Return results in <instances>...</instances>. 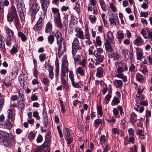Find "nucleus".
Returning <instances> with one entry per match:
<instances>
[{"mask_svg":"<svg viewBox=\"0 0 152 152\" xmlns=\"http://www.w3.org/2000/svg\"><path fill=\"white\" fill-rule=\"evenodd\" d=\"M1 140L2 145L6 147L12 145L15 142L13 136L11 135L10 136L8 133L3 131H1Z\"/></svg>","mask_w":152,"mask_h":152,"instance_id":"f257e3e1","label":"nucleus"},{"mask_svg":"<svg viewBox=\"0 0 152 152\" xmlns=\"http://www.w3.org/2000/svg\"><path fill=\"white\" fill-rule=\"evenodd\" d=\"M54 36L56 37V43L58 46V53H59L62 54L64 51L65 46V40L62 37V34L60 31H57L56 32Z\"/></svg>","mask_w":152,"mask_h":152,"instance_id":"f03ea898","label":"nucleus"},{"mask_svg":"<svg viewBox=\"0 0 152 152\" xmlns=\"http://www.w3.org/2000/svg\"><path fill=\"white\" fill-rule=\"evenodd\" d=\"M128 68L126 64L124 63L123 67L119 66L116 69V74L114 76L115 77H117L122 79L124 82H126L127 80V76L124 75L123 73L124 71H126Z\"/></svg>","mask_w":152,"mask_h":152,"instance_id":"7ed1b4c3","label":"nucleus"},{"mask_svg":"<svg viewBox=\"0 0 152 152\" xmlns=\"http://www.w3.org/2000/svg\"><path fill=\"white\" fill-rule=\"evenodd\" d=\"M18 6V10L19 12V15L21 20H24L25 18V11L23 9L22 6L23 4V0H16Z\"/></svg>","mask_w":152,"mask_h":152,"instance_id":"20e7f679","label":"nucleus"},{"mask_svg":"<svg viewBox=\"0 0 152 152\" xmlns=\"http://www.w3.org/2000/svg\"><path fill=\"white\" fill-rule=\"evenodd\" d=\"M72 50H77L79 52L82 51V46L77 37H75L72 45Z\"/></svg>","mask_w":152,"mask_h":152,"instance_id":"39448f33","label":"nucleus"},{"mask_svg":"<svg viewBox=\"0 0 152 152\" xmlns=\"http://www.w3.org/2000/svg\"><path fill=\"white\" fill-rule=\"evenodd\" d=\"M98 12L97 9L96 8H95L94 7L93 8V14H94V15H91L88 16L89 17L88 18L92 23L95 22L96 19V17L95 15H97Z\"/></svg>","mask_w":152,"mask_h":152,"instance_id":"423d86ee","label":"nucleus"},{"mask_svg":"<svg viewBox=\"0 0 152 152\" xmlns=\"http://www.w3.org/2000/svg\"><path fill=\"white\" fill-rule=\"evenodd\" d=\"M75 31L76 33V36L79 38L81 39H84V37L83 36V31L79 27H76L75 30Z\"/></svg>","mask_w":152,"mask_h":152,"instance_id":"0eeeda50","label":"nucleus"},{"mask_svg":"<svg viewBox=\"0 0 152 152\" xmlns=\"http://www.w3.org/2000/svg\"><path fill=\"white\" fill-rule=\"evenodd\" d=\"M81 52H79L77 50H72V58L75 62L79 61L80 56L79 54H80Z\"/></svg>","mask_w":152,"mask_h":152,"instance_id":"6e6552de","label":"nucleus"},{"mask_svg":"<svg viewBox=\"0 0 152 152\" xmlns=\"http://www.w3.org/2000/svg\"><path fill=\"white\" fill-rule=\"evenodd\" d=\"M94 55L95 57V60L96 61L95 63V65H97L102 62L104 58L103 55Z\"/></svg>","mask_w":152,"mask_h":152,"instance_id":"1a4fd4ad","label":"nucleus"},{"mask_svg":"<svg viewBox=\"0 0 152 152\" xmlns=\"http://www.w3.org/2000/svg\"><path fill=\"white\" fill-rule=\"evenodd\" d=\"M10 122L8 120L4 121L1 124V128L6 129H10L12 127V122Z\"/></svg>","mask_w":152,"mask_h":152,"instance_id":"9d476101","label":"nucleus"},{"mask_svg":"<svg viewBox=\"0 0 152 152\" xmlns=\"http://www.w3.org/2000/svg\"><path fill=\"white\" fill-rule=\"evenodd\" d=\"M104 69L99 67L96 69V76L97 77L101 78L103 77Z\"/></svg>","mask_w":152,"mask_h":152,"instance_id":"9b49d317","label":"nucleus"},{"mask_svg":"<svg viewBox=\"0 0 152 152\" xmlns=\"http://www.w3.org/2000/svg\"><path fill=\"white\" fill-rule=\"evenodd\" d=\"M35 2L32 5L30 12L37 13L39 10V6L38 3Z\"/></svg>","mask_w":152,"mask_h":152,"instance_id":"f8f14e48","label":"nucleus"},{"mask_svg":"<svg viewBox=\"0 0 152 152\" xmlns=\"http://www.w3.org/2000/svg\"><path fill=\"white\" fill-rule=\"evenodd\" d=\"M53 29L52 25L50 22H48L46 24L45 29V32L46 34L50 33Z\"/></svg>","mask_w":152,"mask_h":152,"instance_id":"ddd939ff","label":"nucleus"},{"mask_svg":"<svg viewBox=\"0 0 152 152\" xmlns=\"http://www.w3.org/2000/svg\"><path fill=\"white\" fill-rule=\"evenodd\" d=\"M104 46L106 51L108 52H112L113 51L111 45L109 42L106 40L104 43Z\"/></svg>","mask_w":152,"mask_h":152,"instance_id":"4468645a","label":"nucleus"},{"mask_svg":"<svg viewBox=\"0 0 152 152\" xmlns=\"http://www.w3.org/2000/svg\"><path fill=\"white\" fill-rule=\"evenodd\" d=\"M42 8L44 11H46L49 3V0H41Z\"/></svg>","mask_w":152,"mask_h":152,"instance_id":"2eb2a0df","label":"nucleus"},{"mask_svg":"<svg viewBox=\"0 0 152 152\" xmlns=\"http://www.w3.org/2000/svg\"><path fill=\"white\" fill-rule=\"evenodd\" d=\"M107 36L108 41H110L112 43L114 44L115 41H114V37L113 33L111 31H108L107 33Z\"/></svg>","mask_w":152,"mask_h":152,"instance_id":"dca6fc26","label":"nucleus"},{"mask_svg":"<svg viewBox=\"0 0 152 152\" xmlns=\"http://www.w3.org/2000/svg\"><path fill=\"white\" fill-rule=\"evenodd\" d=\"M48 66V70L49 72V76L51 79H52L54 77V73L53 72V68L52 66L48 63L47 64Z\"/></svg>","mask_w":152,"mask_h":152,"instance_id":"f3484780","label":"nucleus"},{"mask_svg":"<svg viewBox=\"0 0 152 152\" xmlns=\"http://www.w3.org/2000/svg\"><path fill=\"white\" fill-rule=\"evenodd\" d=\"M109 21L111 25H115L117 22V20L115 18V16L112 13L110 15Z\"/></svg>","mask_w":152,"mask_h":152,"instance_id":"a211bd4d","label":"nucleus"},{"mask_svg":"<svg viewBox=\"0 0 152 152\" xmlns=\"http://www.w3.org/2000/svg\"><path fill=\"white\" fill-rule=\"evenodd\" d=\"M55 23L56 26L61 30L62 27V24L61 22V16L55 18Z\"/></svg>","mask_w":152,"mask_h":152,"instance_id":"6ab92c4d","label":"nucleus"},{"mask_svg":"<svg viewBox=\"0 0 152 152\" xmlns=\"http://www.w3.org/2000/svg\"><path fill=\"white\" fill-rule=\"evenodd\" d=\"M61 81L62 86L65 89V91H69V86L68 82L66 80H61Z\"/></svg>","mask_w":152,"mask_h":152,"instance_id":"aec40b11","label":"nucleus"},{"mask_svg":"<svg viewBox=\"0 0 152 152\" xmlns=\"http://www.w3.org/2000/svg\"><path fill=\"white\" fill-rule=\"evenodd\" d=\"M45 18V16L44 15L42 14L39 16V18L37 21L36 24L41 26H43V24L44 22V19Z\"/></svg>","mask_w":152,"mask_h":152,"instance_id":"412c9836","label":"nucleus"},{"mask_svg":"<svg viewBox=\"0 0 152 152\" xmlns=\"http://www.w3.org/2000/svg\"><path fill=\"white\" fill-rule=\"evenodd\" d=\"M108 57L110 58H113L114 60H116L120 57V55L117 52H113L108 54Z\"/></svg>","mask_w":152,"mask_h":152,"instance_id":"4be33fe9","label":"nucleus"},{"mask_svg":"<svg viewBox=\"0 0 152 152\" xmlns=\"http://www.w3.org/2000/svg\"><path fill=\"white\" fill-rule=\"evenodd\" d=\"M68 63L66 59L62 61V69H65L66 72H68Z\"/></svg>","mask_w":152,"mask_h":152,"instance_id":"5701e85b","label":"nucleus"},{"mask_svg":"<svg viewBox=\"0 0 152 152\" xmlns=\"http://www.w3.org/2000/svg\"><path fill=\"white\" fill-rule=\"evenodd\" d=\"M51 133L49 132L46 135L45 137V140L44 143L48 145V147H49V143L51 141L50 139Z\"/></svg>","mask_w":152,"mask_h":152,"instance_id":"b1692460","label":"nucleus"},{"mask_svg":"<svg viewBox=\"0 0 152 152\" xmlns=\"http://www.w3.org/2000/svg\"><path fill=\"white\" fill-rule=\"evenodd\" d=\"M80 4L79 1H77L75 4L74 9L76 11L78 14H79L80 12Z\"/></svg>","mask_w":152,"mask_h":152,"instance_id":"393cba45","label":"nucleus"},{"mask_svg":"<svg viewBox=\"0 0 152 152\" xmlns=\"http://www.w3.org/2000/svg\"><path fill=\"white\" fill-rule=\"evenodd\" d=\"M15 15L18 16L17 14L9 13L7 16V19L8 21L9 22H12L13 21L14 19L15 18Z\"/></svg>","mask_w":152,"mask_h":152,"instance_id":"a878e982","label":"nucleus"},{"mask_svg":"<svg viewBox=\"0 0 152 152\" xmlns=\"http://www.w3.org/2000/svg\"><path fill=\"white\" fill-rule=\"evenodd\" d=\"M137 120V115L135 113L132 112L131 115L130 119V121L132 123V124L133 125Z\"/></svg>","mask_w":152,"mask_h":152,"instance_id":"bb28decb","label":"nucleus"},{"mask_svg":"<svg viewBox=\"0 0 152 152\" xmlns=\"http://www.w3.org/2000/svg\"><path fill=\"white\" fill-rule=\"evenodd\" d=\"M113 83L116 88H119L123 85V82L122 80H115Z\"/></svg>","mask_w":152,"mask_h":152,"instance_id":"cd10ccee","label":"nucleus"},{"mask_svg":"<svg viewBox=\"0 0 152 152\" xmlns=\"http://www.w3.org/2000/svg\"><path fill=\"white\" fill-rule=\"evenodd\" d=\"M76 71L77 73L79 74L80 76H85V71L82 67H78L76 69Z\"/></svg>","mask_w":152,"mask_h":152,"instance_id":"c85d7f7f","label":"nucleus"},{"mask_svg":"<svg viewBox=\"0 0 152 152\" xmlns=\"http://www.w3.org/2000/svg\"><path fill=\"white\" fill-rule=\"evenodd\" d=\"M13 21H14V24L16 26V28H19L20 24L18 15H15V18L14 19Z\"/></svg>","mask_w":152,"mask_h":152,"instance_id":"c756f323","label":"nucleus"},{"mask_svg":"<svg viewBox=\"0 0 152 152\" xmlns=\"http://www.w3.org/2000/svg\"><path fill=\"white\" fill-rule=\"evenodd\" d=\"M45 146H46V144L43 143L42 145L35 149L34 152H42V151L44 150Z\"/></svg>","mask_w":152,"mask_h":152,"instance_id":"7c9ffc66","label":"nucleus"},{"mask_svg":"<svg viewBox=\"0 0 152 152\" xmlns=\"http://www.w3.org/2000/svg\"><path fill=\"white\" fill-rule=\"evenodd\" d=\"M18 36L21 38L22 41L25 42L27 39V37L22 32H19L18 33Z\"/></svg>","mask_w":152,"mask_h":152,"instance_id":"2f4dec72","label":"nucleus"},{"mask_svg":"<svg viewBox=\"0 0 152 152\" xmlns=\"http://www.w3.org/2000/svg\"><path fill=\"white\" fill-rule=\"evenodd\" d=\"M4 29L10 36H12L14 34L13 31L9 27L6 26H5L4 27Z\"/></svg>","mask_w":152,"mask_h":152,"instance_id":"473e14b6","label":"nucleus"},{"mask_svg":"<svg viewBox=\"0 0 152 152\" xmlns=\"http://www.w3.org/2000/svg\"><path fill=\"white\" fill-rule=\"evenodd\" d=\"M13 111L10 110L8 112V117L9 119H11V122H14V117L13 115Z\"/></svg>","mask_w":152,"mask_h":152,"instance_id":"72a5a7b5","label":"nucleus"},{"mask_svg":"<svg viewBox=\"0 0 152 152\" xmlns=\"http://www.w3.org/2000/svg\"><path fill=\"white\" fill-rule=\"evenodd\" d=\"M136 77L137 80L138 82H142L144 80L143 75L139 73L136 74Z\"/></svg>","mask_w":152,"mask_h":152,"instance_id":"f704fd0d","label":"nucleus"},{"mask_svg":"<svg viewBox=\"0 0 152 152\" xmlns=\"http://www.w3.org/2000/svg\"><path fill=\"white\" fill-rule=\"evenodd\" d=\"M103 50L101 48H97L96 51L95 50L94 52V54L96 55H103Z\"/></svg>","mask_w":152,"mask_h":152,"instance_id":"c9c22d12","label":"nucleus"},{"mask_svg":"<svg viewBox=\"0 0 152 152\" xmlns=\"http://www.w3.org/2000/svg\"><path fill=\"white\" fill-rule=\"evenodd\" d=\"M48 41L49 44L50 45H52L54 41V35L52 34H50L48 37Z\"/></svg>","mask_w":152,"mask_h":152,"instance_id":"e433bc0d","label":"nucleus"},{"mask_svg":"<svg viewBox=\"0 0 152 152\" xmlns=\"http://www.w3.org/2000/svg\"><path fill=\"white\" fill-rule=\"evenodd\" d=\"M142 56V53L141 50L137 49L136 57L137 59L138 60H140Z\"/></svg>","mask_w":152,"mask_h":152,"instance_id":"4c0bfd02","label":"nucleus"},{"mask_svg":"<svg viewBox=\"0 0 152 152\" xmlns=\"http://www.w3.org/2000/svg\"><path fill=\"white\" fill-rule=\"evenodd\" d=\"M66 71L65 69H62L61 72V80H66Z\"/></svg>","mask_w":152,"mask_h":152,"instance_id":"58836bf2","label":"nucleus"},{"mask_svg":"<svg viewBox=\"0 0 152 152\" xmlns=\"http://www.w3.org/2000/svg\"><path fill=\"white\" fill-rule=\"evenodd\" d=\"M52 12L54 14H56L55 18L59 17L60 16V13L59 12V9L58 8L53 7L52 8Z\"/></svg>","mask_w":152,"mask_h":152,"instance_id":"ea45409f","label":"nucleus"},{"mask_svg":"<svg viewBox=\"0 0 152 152\" xmlns=\"http://www.w3.org/2000/svg\"><path fill=\"white\" fill-rule=\"evenodd\" d=\"M120 102L119 99L116 97H114L112 101L111 104L112 106H114L118 104Z\"/></svg>","mask_w":152,"mask_h":152,"instance_id":"a19ab883","label":"nucleus"},{"mask_svg":"<svg viewBox=\"0 0 152 152\" xmlns=\"http://www.w3.org/2000/svg\"><path fill=\"white\" fill-rule=\"evenodd\" d=\"M136 133L139 136L140 138L142 139L143 138V137L144 136V132L142 130L138 129L137 130Z\"/></svg>","mask_w":152,"mask_h":152,"instance_id":"79ce46f5","label":"nucleus"},{"mask_svg":"<svg viewBox=\"0 0 152 152\" xmlns=\"http://www.w3.org/2000/svg\"><path fill=\"white\" fill-rule=\"evenodd\" d=\"M102 121L101 119H96L94 121V126L96 128H98L99 124H102Z\"/></svg>","mask_w":152,"mask_h":152,"instance_id":"37998d69","label":"nucleus"},{"mask_svg":"<svg viewBox=\"0 0 152 152\" xmlns=\"http://www.w3.org/2000/svg\"><path fill=\"white\" fill-rule=\"evenodd\" d=\"M42 26L36 24L33 27V29L34 31L38 32L42 29Z\"/></svg>","mask_w":152,"mask_h":152,"instance_id":"c03bdc74","label":"nucleus"},{"mask_svg":"<svg viewBox=\"0 0 152 152\" xmlns=\"http://www.w3.org/2000/svg\"><path fill=\"white\" fill-rule=\"evenodd\" d=\"M60 103L61 105V113H65L66 110L65 109V107H64V102L63 101L61 100H60Z\"/></svg>","mask_w":152,"mask_h":152,"instance_id":"a18cd8bd","label":"nucleus"},{"mask_svg":"<svg viewBox=\"0 0 152 152\" xmlns=\"http://www.w3.org/2000/svg\"><path fill=\"white\" fill-rule=\"evenodd\" d=\"M63 134L66 137L70 135V129L67 128L64 129L63 131Z\"/></svg>","mask_w":152,"mask_h":152,"instance_id":"49530a36","label":"nucleus"},{"mask_svg":"<svg viewBox=\"0 0 152 152\" xmlns=\"http://www.w3.org/2000/svg\"><path fill=\"white\" fill-rule=\"evenodd\" d=\"M97 110L98 113L100 116H102L103 114L102 107L100 105L97 106Z\"/></svg>","mask_w":152,"mask_h":152,"instance_id":"de8ad7c7","label":"nucleus"},{"mask_svg":"<svg viewBox=\"0 0 152 152\" xmlns=\"http://www.w3.org/2000/svg\"><path fill=\"white\" fill-rule=\"evenodd\" d=\"M18 51V49L16 46H14L10 50V52L12 55H14Z\"/></svg>","mask_w":152,"mask_h":152,"instance_id":"09e8293b","label":"nucleus"},{"mask_svg":"<svg viewBox=\"0 0 152 152\" xmlns=\"http://www.w3.org/2000/svg\"><path fill=\"white\" fill-rule=\"evenodd\" d=\"M69 76L71 82L75 80L74 77L75 75L72 71H70L69 74Z\"/></svg>","mask_w":152,"mask_h":152,"instance_id":"8fccbe9b","label":"nucleus"},{"mask_svg":"<svg viewBox=\"0 0 152 152\" xmlns=\"http://www.w3.org/2000/svg\"><path fill=\"white\" fill-rule=\"evenodd\" d=\"M102 41L100 36H97L96 39V43L99 46H101L102 44Z\"/></svg>","mask_w":152,"mask_h":152,"instance_id":"3c124183","label":"nucleus"},{"mask_svg":"<svg viewBox=\"0 0 152 152\" xmlns=\"http://www.w3.org/2000/svg\"><path fill=\"white\" fill-rule=\"evenodd\" d=\"M42 81L45 86H48L50 83L49 80L48 78L46 77L43 78Z\"/></svg>","mask_w":152,"mask_h":152,"instance_id":"603ef678","label":"nucleus"},{"mask_svg":"<svg viewBox=\"0 0 152 152\" xmlns=\"http://www.w3.org/2000/svg\"><path fill=\"white\" fill-rule=\"evenodd\" d=\"M148 0H144L143 4L141 5V7L144 9H147L148 7Z\"/></svg>","mask_w":152,"mask_h":152,"instance_id":"864d4df0","label":"nucleus"},{"mask_svg":"<svg viewBox=\"0 0 152 152\" xmlns=\"http://www.w3.org/2000/svg\"><path fill=\"white\" fill-rule=\"evenodd\" d=\"M18 103L19 107L20 108L22 109L24 108L25 106L24 102L22 100L21 101H18Z\"/></svg>","mask_w":152,"mask_h":152,"instance_id":"5fc2aeb1","label":"nucleus"},{"mask_svg":"<svg viewBox=\"0 0 152 152\" xmlns=\"http://www.w3.org/2000/svg\"><path fill=\"white\" fill-rule=\"evenodd\" d=\"M63 14L64 15V19L63 21L64 23L65 24H68L69 15L66 13H64Z\"/></svg>","mask_w":152,"mask_h":152,"instance_id":"6e6d98bb","label":"nucleus"},{"mask_svg":"<svg viewBox=\"0 0 152 152\" xmlns=\"http://www.w3.org/2000/svg\"><path fill=\"white\" fill-rule=\"evenodd\" d=\"M30 19L31 23H32L35 18V16L36 13H33L30 12Z\"/></svg>","mask_w":152,"mask_h":152,"instance_id":"4d7b16f0","label":"nucleus"},{"mask_svg":"<svg viewBox=\"0 0 152 152\" xmlns=\"http://www.w3.org/2000/svg\"><path fill=\"white\" fill-rule=\"evenodd\" d=\"M143 40L141 37H137L134 41V43L135 45H137L140 43H142Z\"/></svg>","mask_w":152,"mask_h":152,"instance_id":"13d9d810","label":"nucleus"},{"mask_svg":"<svg viewBox=\"0 0 152 152\" xmlns=\"http://www.w3.org/2000/svg\"><path fill=\"white\" fill-rule=\"evenodd\" d=\"M118 39H122L124 38V33L122 32L118 31L117 32Z\"/></svg>","mask_w":152,"mask_h":152,"instance_id":"bf43d9fd","label":"nucleus"},{"mask_svg":"<svg viewBox=\"0 0 152 152\" xmlns=\"http://www.w3.org/2000/svg\"><path fill=\"white\" fill-rule=\"evenodd\" d=\"M65 139L67 141V143L69 145L71 143L72 141V138L70 135L66 137Z\"/></svg>","mask_w":152,"mask_h":152,"instance_id":"052dcab7","label":"nucleus"},{"mask_svg":"<svg viewBox=\"0 0 152 152\" xmlns=\"http://www.w3.org/2000/svg\"><path fill=\"white\" fill-rule=\"evenodd\" d=\"M141 34L143 36V37L145 39H147L148 38L146 36V32L144 28H142L140 32Z\"/></svg>","mask_w":152,"mask_h":152,"instance_id":"680f3d73","label":"nucleus"},{"mask_svg":"<svg viewBox=\"0 0 152 152\" xmlns=\"http://www.w3.org/2000/svg\"><path fill=\"white\" fill-rule=\"evenodd\" d=\"M122 53L124 57L126 58L127 56H128V50L126 49H123L122 50Z\"/></svg>","mask_w":152,"mask_h":152,"instance_id":"e2e57ef3","label":"nucleus"},{"mask_svg":"<svg viewBox=\"0 0 152 152\" xmlns=\"http://www.w3.org/2000/svg\"><path fill=\"white\" fill-rule=\"evenodd\" d=\"M40 60L42 62L45 59L46 56V54L45 53L41 54L39 56Z\"/></svg>","mask_w":152,"mask_h":152,"instance_id":"0e129e2a","label":"nucleus"},{"mask_svg":"<svg viewBox=\"0 0 152 152\" xmlns=\"http://www.w3.org/2000/svg\"><path fill=\"white\" fill-rule=\"evenodd\" d=\"M10 11L9 13H17L16 9L14 5H12L10 9Z\"/></svg>","mask_w":152,"mask_h":152,"instance_id":"69168bd1","label":"nucleus"},{"mask_svg":"<svg viewBox=\"0 0 152 152\" xmlns=\"http://www.w3.org/2000/svg\"><path fill=\"white\" fill-rule=\"evenodd\" d=\"M151 116V112L150 110H147L145 112V116L146 121H148L149 120L148 118H149Z\"/></svg>","mask_w":152,"mask_h":152,"instance_id":"338daca9","label":"nucleus"},{"mask_svg":"<svg viewBox=\"0 0 152 152\" xmlns=\"http://www.w3.org/2000/svg\"><path fill=\"white\" fill-rule=\"evenodd\" d=\"M111 97V95L110 94H108L105 96V99L106 101V104L108 103Z\"/></svg>","mask_w":152,"mask_h":152,"instance_id":"774afa93","label":"nucleus"}]
</instances>
